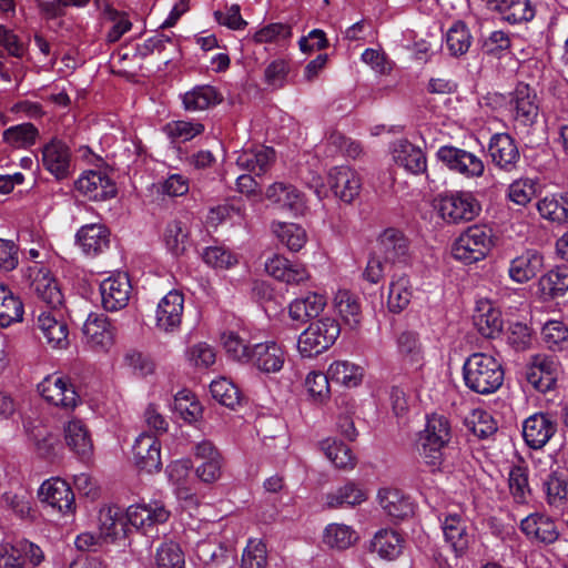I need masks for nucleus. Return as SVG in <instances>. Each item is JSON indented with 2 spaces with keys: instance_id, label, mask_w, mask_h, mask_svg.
<instances>
[{
  "instance_id": "f257e3e1",
  "label": "nucleus",
  "mask_w": 568,
  "mask_h": 568,
  "mask_svg": "<svg viewBox=\"0 0 568 568\" xmlns=\"http://www.w3.org/2000/svg\"><path fill=\"white\" fill-rule=\"evenodd\" d=\"M170 517V511L160 501L150 504L131 505L125 513V519L118 507H105L99 513L100 534L104 538H116L120 534H126V523L143 530V534L152 535L155 526L164 524Z\"/></svg>"
},
{
  "instance_id": "f03ea898",
  "label": "nucleus",
  "mask_w": 568,
  "mask_h": 568,
  "mask_svg": "<svg viewBox=\"0 0 568 568\" xmlns=\"http://www.w3.org/2000/svg\"><path fill=\"white\" fill-rule=\"evenodd\" d=\"M501 364L491 355L474 353L463 365V378L466 387L480 395L497 392L504 383Z\"/></svg>"
},
{
  "instance_id": "7ed1b4c3",
  "label": "nucleus",
  "mask_w": 568,
  "mask_h": 568,
  "mask_svg": "<svg viewBox=\"0 0 568 568\" xmlns=\"http://www.w3.org/2000/svg\"><path fill=\"white\" fill-rule=\"evenodd\" d=\"M450 439V426L443 415L433 414L427 418L424 430L418 435L417 448L425 463L438 468L443 462V449Z\"/></svg>"
},
{
  "instance_id": "20e7f679",
  "label": "nucleus",
  "mask_w": 568,
  "mask_h": 568,
  "mask_svg": "<svg viewBox=\"0 0 568 568\" xmlns=\"http://www.w3.org/2000/svg\"><path fill=\"white\" fill-rule=\"evenodd\" d=\"M433 209L447 223L471 221L481 211L477 199L470 192L465 191L437 195L433 201Z\"/></svg>"
},
{
  "instance_id": "39448f33",
  "label": "nucleus",
  "mask_w": 568,
  "mask_h": 568,
  "mask_svg": "<svg viewBox=\"0 0 568 568\" xmlns=\"http://www.w3.org/2000/svg\"><path fill=\"white\" fill-rule=\"evenodd\" d=\"M341 334V326L332 317L312 322L298 336L297 348L303 357H314L327 351Z\"/></svg>"
},
{
  "instance_id": "423d86ee",
  "label": "nucleus",
  "mask_w": 568,
  "mask_h": 568,
  "mask_svg": "<svg viewBox=\"0 0 568 568\" xmlns=\"http://www.w3.org/2000/svg\"><path fill=\"white\" fill-rule=\"evenodd\" d=\"M27 53L26 44L11 30L0 24V77L7 81L23 77L20 59Z\"/></svg>"
},
{
  "instance_id": "0eeeda50",
  "label": "nucleus",
  "mask_w": 568,
  "mask_h": 568,
  "mask_svg": "<svg viewBox=\"0 0 568 568\" xmlns=\"http://www.w3.org/2000/svg\"><path fill=\"white\" fill-rule=\"evenodd\" d=\"M436 156L449 171L466 179H477L485 173L484 161L467 150L443 145L437 150Z\"/></svg>"
},
{
  "instance_id": "6e6552de",
  "label": "nucleus",
  "mask_w": 568,
  "mask_h": 568,
  "mask_svg": "<svg viewBox=\"0 0 568 568\" xmlns=\"http://www.w3.org/2000/svg\"><path fill=\"white\" fill-rule=\"evenodd\" d=\"M264 195L272 205L293 217L304 216L307 211L304 194L291 183L276 181L266 187Z\"/></svg>"
},
{
  "instance_id": "1a4fd4ad",
  "label": "nucleus",
  "mask_w": 568,
  "mask_h": 568,
  "mask_svg": "<svg viewBox=\"0 0 568 568\" xmlns=\"http://www.w3.org/2000/svg\"><path fill=\"white\" fill-rule=\"evenodd\" d=\"M38 392L42 398L58 407L73 409L80 402L71 379L60 375H49L39 385Z\"/></svg>"
},
{
  "instance_id": "9d476101",
  "label": "nucleus",
  "mask_w": 568,
  "mask_h": 568,
  "mask_svg": "<svg viewBox=\"0 0 568 568\" xmlns=\"http://www.w3.org/2000/svg\"><path fill=\"white\" fill-rule=\"evenodd\" d=\"M558 429L557 419L549 413H535L523 423V438L535 450L544 448Z\"/></svg>"
},
{
  "instance_id": "9b49d317",
  "label": "nucleus",
  "mask_w": 568,
  "mask_h": 568,
  "mask_svg": "<svg viewBox=\"0 0 568 568\" xmlns=\"http://www.w3.org/2000/svg\"><path fill=\"white\" fill-rule=\"evenodd\" d=\"M99 290L102 307L108 312H116L128 305L132 285L126 273L116 272L104 278Z\"/></svg>"
},
{
  "instance_id": "f8f14e48",
  "label": "nucleus",
  "mask_w": 568,
  "mask_h": 568,
  "mask_svg": "<svg viewBox=\"0 0 568 568\" xmlns=\"http://www.w3.org/2000/svg\"><path fill=\"white\" fill-rule=\"evenodd\" d=\"M510 112L519 126H531L539 114V103L536 91L528 84L519 83L511 94Z\"/></svg>"
},
{
  "instance_id": "ddd939ff",
  "label": "nucleus",
  "mask_w": 568,
  "mask_h": 568,
  "mask_svg": "<svg viewBox=\"0 0 568 568\" xmlns=\"http://www.w3.org/2000/svg\"><path fill=\"white\" fill-rule=\"evenodd\" d=\"M265 271L272 277L291 285H298L310 278V273L303 263L280 253L266 260Z\"/></svg>"
},
{
  "instance_id": "4468645a",
  "label": "nucleus",
  "mask_w": 568,
  "mask_h": 568,
  "mask_svg": "<svg viewBox=\"0 0 568 568\" xmlns=\"http://www.w3.org/2000/svg\"><path fill=\"white\" fill-rule=\"evenodd\" d=\"M75 189L92 201H105L116 194L115 185L109 175L99 170L83 172L75 181Z\"/></svg>"
},
{
  "instance_id": "2eb2a0df",
  "label": "nucleus",
  "mask_w": 568,
  "mask_h": 568,
  "mask_svg": "<svg viewBox=\"0 0 568 568\" xmlns=\"http://www.w3.org/2000/svg\"><path fill=\"white\" fill-rule=\"evenodd\" d=\"M521 532L531 541L551 545L559 539V530L555 520L540 513H534L520 521Z\"/></svg>"
},
{
  "instance_id": "dca6fc26",
  "label": "nucleus",
  "mask_w": 568,
  "mask_h": 568,
  "mask_svg": "<svg viewBox=\"0 0 568 568\" xmlns=\"http://www.w3.org/2000/svg\"><path fill=\"white\" fill-rule=\"evenodd\" d=\"M39 498L53 509L65 515L74 508V494L69 484L60 478H51L42 483Z\"/></svg>"
},
{
  "instance_id": "f3484780",
  "label": "nucleus",
  "mask_w": 568,
  "mask_h": 568,
  "mask_svg": "<svg viewBox=\"0 0 568 568\" xmlns=\"http://www.w3.org/2000/svg\"><path fill=\"white\" fill-rule=\"evenodd\" d=\"M136 467L148 473L161 469V445L158 438L149 433L140 434L132 447Z\"/></svg>"
},
{
  "instance_id": "a211bd4d",
  "label": "nucleus",
  "mask_w": 568,
  "mask_h": 568,
  "mask_svg": "<svg viewBox=\"0 0 568 568\" xmlns=\"http://www.w3.org/2000/svg\"><path fill=\"white\" fill-rule=\"evenodd\" d=\"M328 184L335 196L345 203L353 202L362 187L358 173L345 165L335 166L329 171Z\"/></svg>"
},
{
  "instance_id": "6ab92c4d",
  "label": "nucleus",
  "mask_w": 568,
  "mask_h": 568,
  "mask_svg": "<svg viewBox=\"0 0 568 568\" xmlns=\"http://www.w3.org/2000/svg\"><path fill=\"white\" fill-rule=\"evenodd\" d=\"M285 362L283 348L275 342L268 341L252 346L247 362L258 371L270 374L282 369Z\"/></svg>"
},
{
  "instance_id": "aec40b11",
  "label": "nucleus",
  "mask_w": 568,
  "mask_h": 568,
  "mask_svg": "<svg viewBox=\"0 0 568 568\" xmlns=\"http://www.w3.org/2000/svg\"><path fill=\"white\" fill-rule=\"evenodd\" d=\"M184 310V297L178 291L169 292L158 304L156 327L164 332H173L181 325Z\"/></svg>"
},
{
  "instance_id": "412c9836",
  "label": "nucleus",
  "mask_w": 568,
  "mask_h": 568,
  "mask_svg": "<svg viewBox=\"0 0 568 568\" xmlns=\"http://www.w3.org/2000/svg\"><path fill=\"white\" fill-rule=\"evenodd\" d=\"M31 293L50 308L57 310L64 302L58 280L48 270L39 268L30 284Z\"/></svg>"
},
{
  "instance_id": "4be33fe9",
  "label": "nucleus",
  "mask_w": 568,
  "mask_h": 568,
  "mask_svg": "<svg viewBox=\"0 0 568 568\" xmlns=\"http://www.w3.org/2000/svg\"><path fill=\"white\" fill-rule=\"evenodd\" d=\"M42 164L57 179H65L71 169L70 148L61 140H51L42 149Z\"/></svg>"
},
{
  "instance_id": "5701e85b",
  "label": "nucleus",
  "mask_w": 568,
  "mask_h": 568,
  "mask_svg": "<svg viewBox=\"0 0 568 568\" xmlns=\"http://www.w3.org/2000/svg\"><path fill=\"white\" fill-rule=\"evenodd\" d=\"M493 162L501 170L510 172L520 159L519 150L514 139L507 133L495 134L489 143Z\"/></svg>"
},
{
  "instance_id": "b1692460",
  "label": "nucleus",
  "mask_w": 568,
  "mask_h": 568,
  "mask_svg": "<svg viewBox=\"0 0 568 568\" xmlns=\"http://www.w3.org/2000/svg\"><path fill=\"white\" fill-rule=\"evenodd\" d=\"M394 162L407 172L419 174L426 171L427 161L420 148L407 140H397L392 148Z\"/></svg>"
},
{
  "instance_id": "393cba45",
  "label": "nucleus",
  "mask_w": 568,
  "mask_h": 568,
  "mask_svg": "<svg viewBox=\"0 0 568 568\" xmlns=\"http://www.w3.org/2000/svg\"><path fill=\"white\" fill-rule=\"evenodd\" d=\"M445 540L452 546L457 556L468 549L471 536L467 531L466 520L459 513L447 514L442 523Z\"/></svg>"
},
{
  "instance_id": "a878e982",
  "label": "nucleus",
  "mask_w": 568,
  "mask_h": 568,
  "mask_svg": "<svg viewBox=\"0 0 568 568\" xmlns=\"http://www.w3.org/2000/svg\"><path fill=\"white\" fill-rule=\"evenodd\" d=\"M473 321L478 333L486 338H495L503 332L501 312L489 301H481L477 304Z\"/></svg>"
},
{
  "instance_id": "bb28decb",
  "label": "nucleus",
  "mask_w": 568,
  "mask_h": 568,
  "mask_svg": "<svg viewBox=\"0 0 568 568\" xmlns=\"http://www.w3.org/2000/svg\"><path fill=\"white\" fill-rule=\"evenodd\" d=\"M557 362L552 357L537 355L527 374V381L535 389L546 393L556 384Z\"/></svg>"
},
{
  "instance_id": "cd10ccee",
  "label": "nucleus",
  "mask_w": 568,
  "mask_h": 568,
  "mask_svg": "<svg viewBox=\"0 0 568 568\" xmlns=\"http://www.w3.org/2000/svg\"><path fill=\"white\" fill-rule=\"evenodd\" d=\"M58 313H41L38 317V328L49 345L55 348L68 346V324L59 317Z\"/></svg>"
},
{
  "instance_id": "c85d7f7f",
  "label": "nucleus",
  "mask_w": 568,
  "mask_h": 568,
  "mask_svg": "<svg viewBox=\"0 0 568 568\" xmlns=\"http://www.w3.org/2000/svg\"><path fill=\"white\" fill-rule=\"evenodd\" d=\"M274 159L275 152L272 148L258 145L241 151L236 158V165L241 170L261 175L270 169Z\"/></svg>"
},
{
  "instance_id": "c756f323",
  "label": "nucleus",
  "mask_w": 568,
  "mask_h": 568,
  "mask_svg": "<svg viewBox=\"0 0 568 568\" xmlns=\"http://www.w3.org/2000/svg\"><path fill=\"white\" fill-rule=\"evenodd\" d=\"M182 104L187 112L205 111L222 102L219 90L209 84L195 85L181 95Z\"/></svg>"
},
{
  "instance_id": "7c9ffc66",
  "label": "nucleus",
  "mask_w": 568,
  "mask_h": 568,
  "mask_svg": "<svg viewBox=\"0 0 568 568\" xmlns=\"http://www.w3.org/2000/svg\"><path fill=\"white\" fill-rule=\"evenodd\" d=\"M399 356L405 364L415 369H420L425 362V351L419 334L415 331H404L396 338Z\"/></svg>"
},
{
  "instance_id": "2f4dec72",
  "label": "nucleus",
  "mask_w": 568,
  "mask_h": 568,
  "mask_svg": "<svg viewBox=\"0 0 568 568\" xmlns=\"http://www.w3.org/2000/svg\"><path fill=\"white\" fill-rule=\"evenodd\" d=\"M544 266V257L538 251H526L511 261L510 277L517 283H525L534 278Z\"/></svg>"
},
{
  "instance_id": "473e14b6",
  "label": "nucleus",
  "mask_w": 568,
  "mask_h": 568,
  "mask_svg": "<svg viewBox=\"0 0 568 568\" xmlns=\"http://www.w3.org/2000/svg\"><path fill=\"white\" fill-rule=\"evenodd\" d=\"M326 305L325 296L318 293H308L306 296L295 298L288 306V314L293 321L307 322L317 317Z\"/></svg>"
},
{
  "instance_id": "72a5a7b5",
  "label": "nucleus",
  "mask_w": 568,
  "mask_h": 568,
  "mask_svg": "<svg viewBox=\"0 0 568 568\" xmlns=\"http://www.w3.org/2000/svg\"><path fill=\"white\" fill-rule=\"evenodd\" d=\"M378 500L381 507L387 513V515L395 519H404L414 513L412 501L398 489H379Z\"/></svg>"
},
{
  "instance_id": "f704fd0d",
  "label": "nucleus",
  "mask_w": 568,
  "mask_h": 568,
  "mask_svg": "<svg viewBox=\"0 0 568 568\" xmlns=\"http://www.w3.org/2000/svg\"><path fill=\"white\" fill-rule=\"evenodd\" d=\"M270 227L278 244L287 248H303L307 242L306 230L297 223L273 221Z\"/></svg>"
},
{
  "instance_id": "c9c22d12",
  "label": "nucleus",
  "mask_w": 568,
  "mask_h": 568,
  "mask_svg": "<svg viewBox=\"0 0 568 568\" xmlns=\"http://www.w3.org/2000/svg\"><path fill=\"white\" fill-rule=\"evenodd\" d=\"M334 306L343 323L351 329H356L362 321V310L358 297L347 290L337 291Z\"/></svg>"
},
{
  "instance_id": "e433bc0d",
  "label": "nucleus",
  "mask_w": 568,
  "mask_h": 568,
  "mask_svg": "<svg viewBox=\"0 0 568 568\" xmlns=\"http://www.w3.org/2000/svg\"><path fill=\"white\" fill-rule=\"evenodd\" d=\"M544 487L548 504L559 507L568 499V469L559 465L556 468H551L544 483Z\"/></svg>"
},
{
  "instance_id": "4c0bfd02",
  "label": "nucleus",
  "mask_w": 568,
  "mask_h": 568,
  "mask_svg": "<svg viewBox=\"0 0 568 568\" xmlns=\"http://www.w3.org/2000/svg\"><path fill=\"white\" fill-rule=\"evenodd\" d=\"M541 217L556 223L568 222V192L549 194L537 203Z\"/></svg>"
},
{
  "instance_id": "58836bf2",
  "label": "nucleus",
  "mask_w": 568,
  "mask_h": 568,
  "mask_svg": "<svg viewBox=\"0 0 568 568\" xmlns=\"http://www.w3.org/2000/svg\"><path fill=\"white\" fill-rule=\"evenodd\" d=\"M65 442L69 448L82 458L88 457L92 450V442L88 429L81 420H70L64 429Z\"/></svg>"
},
{
  "instance_id": "ea45409f",
  "label": "nucleus",
  "mask_w": 568,
  "mask_h": 568,
  "mask_svg": "<svg viewBox=\"0 0 568 568\" xmlns=\"http://www.w3.org/2000/svg\"><path fill=\"white\" fill-rule=\"evenodd\" d=\"M508 488L513 500L518 505L528 504L531 497L529 470L524 466H513L508 474Z\"/></svg>"
},
{
  "instance_id": "a19ab883",
  "label": "nucleus",
  "mask_w": 568,
  "mask_h": 568,
  "mask_svg": "<svg viewBox=\"0 0 568 568\" xmlns=\"http://www.w3.org/2000/svg\"><path fill=\"white\" fill-rule=\"evenodd\" d=\"M403 548L400 535L394 530H379L372 540V549L382 558L393 560L399 556Z\"/></svg>"
},
{
  "instance_id": "79ce46f5",
  "label": "nucleus",
  "mask_w": 568,
  "mask_h": 568,
  "mask_svg": "<svg viewBox=\"0 0 568 568\" xmlns=\"http://www.w3.org/2000/svg\"><path fill=\"white\" fill-rule=\"evenodd\" d=\"M23 304L12 292L0 283V326L8 327L22 320Z\"/></svg>"
},
{
  "instance_id": "37998d69",
  "label": "nucleus",
  "mask_w": 568,
  "mask_h": 568,
  "mask_svg": "<svg viewBox=\"0 0 568 568\" xmlns=\"http://www.w3.org/2000/svg\"><path fill=\"white\" fill-rule=\"evenodd\" d=\"M356 540V531L344 524H329L323 535V542L337 550L349 548Z\"/></svg>"
},
{
  "instance_id": "c03bdc74",
  "label": "nucleus",
  "mask_w": 568,
  "mask_h": 568,
  "mask_svg": "<svg viewBox=\"0 0 568 568\" xmlns=\"http://www.w3.org/2000/svg\"><path fill=\"white\" fill-rule=\"evenodd\" d=\"M77 244L83 248H102L110 245L109 230L98 223L87 224L82 226L77 235Z\"/></svg>"
},
{
  "instance_id": "a18cd8bd",
  "label": "nucleus",
  "mask_w": 568,
  "mask_h": 568,
  "mask_svg": "<svg viewBox=\"0 0 568 568\" xmlns=\"http://www.w3.org/2000/svg\"><path fill=\"white\" fill-rule=\"evenodd\" d=\"M327 374L331 382L345 385L347 387L357 386L362 381V368L347 361H337L329 365Z\"/></svg>"
},
{
  "instance_id": "49530a36",
  "label": "nucleus",
  "mask_w": 568,
  "mask_h": 568,
  "mask_svg": "<svg viewBox=\"0 0 568 568\" xmlns=\"http://www.w3.org/2000/svg\"><path fill=\"white\" fill-rule=\"evenodd\" d=\"M212 397L220 404L234 409L241 404L242 394L239 387L230 379L221 377L210 384Z\"/></svg>"
},
{
  "instance_id": "de8ad7c7",
  "label": "nucleus",
  "mask_w": 568,
  "mask_h": 568,
  "mask_svg": "<svg viewBox=\"0 0 568 568\" xmlns=\"http://www.w3.org/2000/svg\"><path fill=\"white\" fill-rule=\"evenodd\" d=\"M366 499L365 493L354 483H347L326 497L331 508L359 505Z\"/></svg>"
},
{
  "instance_id": "09e8293b",
  "label": "nucleus",
  "mask_w": 568,
  "mask_h": 568,
  "mask_svg": "<svg viewBox=\"0 0 568 568\" xmlns=\"http://www.w3.org/2000/svg\"><path fill=\"white\" fill-rule=\"evenodd\" d=\"M497 245L493 230L487 225L469 226L456 241L455 248H471L473 246Z\"/></svg>"
},
{
  "instance_id": "8fccbe9b",
  "label": "nucleus",
  "mask_w": 568,
  "mask_h": 568,
  "mask_svg": "<svg viewBox=\"0 0 568 568\" xmlns=\"http://www.w3.org/2000/svg\"><path fill=\"white\" fill-rule=\"evenodd\" d=\"M325 456L337 467L342 469L353 468L355 457L351 448L344 443L335 439H325L321 443Z\"/></svg>"
},
{
  "instance_id": "3c124183",
  "label": "nucleus",
  "mask_w": 568,
  "mask_h": 568,
  "mask_svg": "<svg viewBox=\"0 0 568 568\" xmlns=\"http://www.w3.org/2000/svg\"><path fill=\"white\" fill-rule=\"evenodd\" d=\"M38 134V129L32 123H22L8 128L2 136L9 145L22 149L33 145Z\"/></svg>"
},
{
  "instance_id": "603ef678",
  "label": "nucleus",
  "mask_w": 568,
  "mask_h": 568,
  "mask_svg": "<svg viewBox=\"0 0 568 568\" xmlns=\"http://www.w3.org/2000/svg\"><path fill=\"white\" fill-rule=\"evenodd\" d=\"M396 251H374L369 256L364 277L372 284L378 283L392 268L393 261L389 254L395 255Z\"/></svg>"
},
{
  "instance_id": "864d4df0",
  "label": "nucleus",
  "mask_w": 568,
  "mask_h": 568,
  "mask_svg": "<svg viewBox=\"0 0 568 568\" xmlns=\"http://www.w3.org/2000/svg\"><path fill=\"white\" fill-rule=\"evenodd\" d=\"M471 43V36L465 23L455 22L446 33V48L452 55L465 54Z\"/></svg>"
},
{
  "instance_id": "5fc2aeb1",
  "label": "nucleus",
  "mask_w": 568,
  "mask_h": 568,
  "mask_svg": "<svg viewBox=\"0 0 568 568\" xmlns=\"http://www.w3.org/2000/svg\"><path fill=\"white\" fill-rule=\"evenodd\" d=\"M465 423L467 428L480 439L493 436L498 429L491 414L483 409H475Z\"/></svg>"
},
{
  "instance_id": "6e6d98bb",
  "label": "nucleus",
  "mask_w": 568,
  "mask_h": 568,
  "mask_svg": "<svg viewBox=\"0 0 568 568\" xmlns=\"http://www.w3.org/2000/svg\"><path fill=\"white\" fill-rule=\"evenodd\" d=\"M538 186L537 180L520 178L510 183L507 196L513 203L525 206L536 196Z\"/></svg>"
},
{
  "instance_id": "4d7b16f0",
  "label": "nucleus",
  "mask_w": 568,
  "mask_h": 568,
  "mask_svg": "<svg viewBox=\"0 0 568 568\" xmlns=\"http://www.w3.org/2000/svg\"><path fill=\"white\" fill-rule=\"evenodd\" d=\"M541 339L552 351H561L568 343V326L560 321H549L541 328Z\"/></svg>"
},
{
  "instance_id": "13d9d810",
  "label": "nucleus",
  "mask_w": 568,
  "mask_h": 568,
  "mask_svg": "<svg viewBox=\"0 0 568 568\" xmlns=\"http://www.w3.org/2000/svg\"><path fill=\"white\" fill-rule=\"evenodd\" d=\"M173 409L187 423L197 420L202 415V406L190 390H182L175 395Z\"/></svg>"
},
{
  "instance_id": "bf43d9fd",
  "label": "nucleus",
  "mask_w": 568,
  "mask_h": 568,
  "mask_svg": "<svg viewBox=\"0 0 568 568\" xmlns=\"http://www.w3.org/2000/svg\"><path fill=\"white\" fill-rule=\"evenodd\" d=\"M499 13L505 21L515 24L531 20L535 9L529 0H507Z\"/></svg>"
},
{
  "instance_id": "052dcab7",
  "label": "nucleus",
  "mask_w": 568,
  "mask_h": 568,
  "mask_svg": "<svg viewBox=\"0 0 568 568\" xmlns=\"http://www.w3.org/2000/svg\"><path fill=\"white\" fill-rule=\"evenodd\" d=\"M204 125L200 122L191 121H172L164 126V132L168 136L178 142H187L195 136L202 134Z\"/></svg>"
},
{
  "instance_id": "680f3d73",
  "label": "nucleus",
  "mask_w": 568,
  "mask_h": 568,
  "mask_svg": "<svg viewBox=\"0 0 568 568\" xmlns=\"http://www.w3.org/2000/svg\"><path fill=\"white\" fill-rule=\"evenodd\" d=\"M158 568H184V554L179 544L169 541L162 544L156 550Z\"/></svg>"
},
{
  "instance_id": "e2e57ef3",
  "label": "nucleus",
  "mask_w": 568,
  "mask_h": 568,
  "mask_svg": "<svg viewBox=\"0 0 568 568\" xmlns=\"http://www.w3.org/2000/svg\"><path fill=\"white\" fill-rule=\"evenodd\" d=\"M541 286L551 298L564 296L568 291V268L557 267L551 270L544 276Z\"/></svg>"
},
{
  "instance_id": "0e129e2a",
  "label": "nucleus",
  "mask_w": 568,
  "mask_h": 568,
  "mask_svg": "<svg viewBox=\"0 0 568 568\" xmlns=\"http://www.w3.org/2000/svg\"><path fill=\"white\" fill-rule=\"evenodd\" d=\"M408 281L400 278L389 285L387 305L392 313H400L405 310L412 298V291L407 286Z\"/></svg>"
},
{
  "instance_id": "69168bd1",
  "label": "nucleus",
  "mask_w": 568,
  "mask_h": 568,
  "mask_svg": "<svg viewBox=\"0 0 568 568\" xmlns=\"http://www.w3.org/2000/svg\"><path fill=\"white\" fill-rule=\"evenodd\" d=\"M329 376L323 372H311L305 378V387L308 395L318 403L329 397Z\"/></svg>"
},
{
  "instance_id": "338daca9",
  "label": "nucleus",
  "mask_w": 568,
  "mask_h": 568,
  "mask_svg": "<svg viewBox=\"0 0 568 568\" xmlns=\"http://www.w3.org/2000/svg\"><path fill=\"white\" fill-rule=\"evenodd\" d=\"M266 565L265 544L261 540H250L242 555L241 568H266Z\"/></svg>"
},
{
  "instance_id": "774afa93",
  "label": "nucleus",
  "mask_w": 568,
  "mask_h": 568,
  "mask_svg": "<svg viewBox=\"0 0 568 568\" xmlns=\"http://www.w3.org/2000/svg\"><path fill=\"white\" fill-rule=\"evenodd\" d=\"M222 344L226 353L235 361L246 363L252 346L244 343L234 332L224 333L221 337Z\"/></svg>"
}]
</instances>
